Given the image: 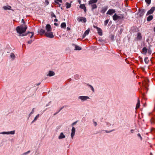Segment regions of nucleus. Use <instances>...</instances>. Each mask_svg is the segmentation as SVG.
<instances>
[{
	"instance_id": "nucleus-52",
	"label": "nucleus",
	"mask_w": 155,
	"mask_h": 155,
	"mask_svg": "<svg viewBox=\"0 0 155 155\" xmlns=\"http://www.w3.org/2000/svg\"><path fill=\"white\" fill-rule=\"evenodd\" d=\"M21 22L23 23V24H25V21H24L23 19H22L21 20Z\"/></svg>"
},
{
	"instance_id": "nucleus-22",
	"label": "nucleus",
	"mask_w": 155,
	"mask_h": 155,
	"mask_svg": "<svg viewBox=\"0 0 155 155\" xmlns=\"http://www.w3.org/2000/svg\"><path fill=\"white\" fill-rule=\"evenodd\" d=\"M140 101L139 98L137 100V103L136 104V109H138L140 106Z\"/></svg>"
},
{
	"instance_id": "nucleus-23",
	"label": "nucleus",
	"mask_w": 155,
	"mask_h": 155,
	"mask_svg": "<svg viewBox=\"0 0 155 155\" xmlns=\"http://www.w3.org/2000/svg\"><path fill=\"white\" fill-rule=\"evenodd\" d=\"M153 17L152 15H150L147 17V21H150L153 19Z\"/></svg>"
},
{
	"instance_id": "nucleus-27",
	"label": "nucleus",
	"mask_w": 155,
	"mask_h": 155,
	"mask_svg": "<svg viewBox=\"0 0 155 155\" xmlns=\"http://www.w3.org/2000/svg\"><path fill=\"white\" fill-rule=\"evenodd\" d=\"M61 27L62 28H65L66 27V24L65 22L62 23L61 25Z\"/></svg>"
},
{
	"instance_id": "nucleus-24",
	"label": "nucleus",
	"mask_w": 155,
	"mask_h": 155,
	"mask_svg": "<svg viewBox=\"0 0 155 155\" xmlns=\"http://www.w3.org/2000/svg\"><path fill=\"white\" fill-rule=\"evenodd\" d=\"M39 116V114H37L36 116L35 117L34 120L32 121V122H31V124L33 123L35 121H36L37 120Z\"/></svg>"
},
{
	"instance_id": "nucleus-55",
	"label": "nucleus",
	"mask_w": 155,
	"mask_h": 155,
	"mask_svg": "<svg viewBox=\"0 0 155 155\" xmlns=\"http://www.w3.org/2000/svg\"><path fill=\"white\" fill-rule=\"evenodd\" d=\"M54 21L55 22H57L58 21V19H55L54 20Z\"/></svg>"
},
{
	"instance_id": "nucleus-33",
	"label": "nucleus",
	"mask_w": 155,
	"mask_h": 155,
	"mask_svg": "<svg viewBox=\"0 0 155 155\" xmlns=\"http://www.w3.org/2000/svg\"><path fill=\"white\" fill-rule=\"evenodd\" d=\"M148 53L150 55L152 53V50L150 48V47H149V49H148V50H147Z\"/></svg>"
},
{
	"instance_id": "nucleus-35",
	"label": "nucleus",
	"mask_w": 155,
	"mask_h": 155,
	"mask_svg": "<svg viewBox=\"0 0 155 155\" xmlns=\"http://www.w3.org/2000/svg\"><path fill=\"white\" fill-rule=\"evenodd\" d=\"M145 1L147 4L149 5L151 3V0H145Z\"/></svg>"
},
{
	"instance_id": "nucleus-26",
	"label": "nucleus",
	"mask_w": 155,
	"mask_h": 155,
	"mask_svg": "<svg viewBox=\"0 0 155 155\" xmlns=\"http://www.w3.org/2000/svg\"><path fill=\"white\" fill-rule=\"evenodd\" d=\"M92 7V10H93V9L96 8H97V6L95 4H93L91 5Z\"/></svg>"
},
{
	"instance_id": "nucleus-44",
	"label": "nucleus",
	"mask_w": 155,
	"mask_h": 155,
	"mask_svg": "<svg viewBox=\"0 0 155 155\" xmlns=\"http://www.w3.org/2000/svg\"><path fill=\"white\" fill-rule=\"evenodd\" d=\"M32 42H33V41L32 40H30L28 42V43L29 44H31L32 43Z\"/></svg>"
},
{
	"instance_id": "nucleus-48",
	"label": "nucleus",
	"mask_w": 155,
	"mask_h": 155,
	"mask_svg": "<svg viewBox=\"0 0 155 155\" xmlns=\"http://www.w3.org/2000/svg\"><path fill=\"white\" fill-rule=\"evenodd\" d=\"M31 34H32V35H31L30 36V38H31L32 37H33V35H34V32H31Z\"/></svg>"
},
{
	"instance_id": "nucleus-51",
	"label": "nucleus",
	"mask_w": 155,
	"mask_h": 155,
	"mask_svg": "<svg viewBox=\"0 0 155 155\" xmlns=\"http://www.w3.org/2000/svg\"><path fill=\"white\" fill-rule=\"evenodd\" d=\"M64 106H63V107H61L60 110H58V112H60L63 108H64Z\"/></svg>"
},
{
	"instance_id": "nucleus-60",
	"label": "nucleus",
	"mask_w": 155,
	"mask_h": 155,
	"mask_svg": "<svg viewBox=\"0 0 155 155\" xmlns=\"http://www.w3.org/2000/svg\"><path fill=\"white\" fill-rule=\"evenodd\" d=\"M40 84V83H38V84H36L37 85H39Z\"/></svg>"
},
{
	"instance_id": "nucleus-9",
	"label": "nucleus",
	"mask_w": 155,
	"mask_h": 155,
	"mask_svg": "<svg viewBox=\"0 0 155 155\" xmlns=\"http://www.w3.org/2000/svg\"><path fill=\"white\" fill-rule=\"evenodd\" d=\"M45 29L47 32L51 31L52 30V28L50 24H47L45 27Z\"/></svg>"
},
{
	"instance_id": "nucleus-47",
	"label": "nucleus",
	"mask_w": 155,
	"mask_h": 155,
	"mask_svg": "<svg viewBox=\"0 0 155 155\" xmlns=\"http://www.w3.org/2000/svg\"><path fill=\"white\" fill-rule=\"evenodd\" d=\"M104 41L102 38H100L98 40V41H99L100 42H102Z\"/></svg>"
},
{
	"instance_id": "nucleus-57",
	"label": "nucleus",
	"mask_w": 155,
	"mask_h": 155,
	"mask_svg": "<svg viewBox=\"0 0 155 155\" xmlns=\"http://www.w3.org/2000/svg\"><path fill=\"white\" fill-rule=\"evenodd\" d=\"M58 113V112H56L54 114V115H56Z\"/></svg>"
},
{
	"instance_id": "nucleus-19",
	"label": "nucleus",
	"mask_w": 155,
	"mask_h": 155,
	"mask_svg": "<svg viewBox=\"0 0 155 155\" xmlns=\"http://www.w3.org/2000/svg\"><path fill=\"white\" fill-rule=\"evenodd\" d=\"M148 49L146 47H144L142 49V51L143 52V54H146L147 52Z\"/></svg>"
},
{
	"instance_id": "nucleus-39",
	"label": "nucleus",
	"mask_w": 155,
	"mask_h": 155,
	"mask_svg": "<svg viewBox=\"0 0 155 155\" xmlns=\"http://www.w3.org/2000/svg\"><path fill=\"white\" fill-rule=\"evenodd\" d=\"M109 21V20H106L104 22V25L105 26H106L108 22Z\"/></svg>"
},
{
	"instance_id": "nucleus-8",
	"label": "nucleus",
	"mask_w": 155,
	"mask_h": 155,
	"mask_svg": "<svg viewBox=\"0 0 155 155\" xmlns=\"http://www.w3.org/2000/svg\"><path fill=\"white\" fill-rule=\"evenodd\" d=\"M75 128L74 127H73L71 129V137L72 139L74 137L75 134Z\"/></svg>"
},
{
	"instance_id": "nucleus-32",
	"label": "nucleus",
	"mask_w": 155,
	"mask_h": 155,
	"mask_svg": "<svg viewBox=\"0 0 155 155\" xmlns=\"http://www.w3.org/2000/svg\"><path fill=\"white\" fill-rule=\"evenodd\" d=\"M85 7H86L84 4H81L79 6L80 8L83 9Z\"/></svg>"
},
{
	"instance_id": "nucleus-41",
	"label": "nucleus",
	"mask_w": 155,
	"mask_h": 155,
	"mask_svg": "<svg viewBox=\"0 0 155 155\" xmlns=\"http://www.w3.org/2000/svg\"><path fill=\"white\" fill-rule=\"evenodd\" d=\"M51 15L52 17H54L56 18V16L55 15L53 12L51 13Z\"/></svg>"
},
{
	"instance_id": "nucleus-29",
	"label": "nucleus",
	"mask_w": 155,
	"mask_h": 155,
	"mask_svg": "<svg viewBox=\"0 0 155 155\" xmlns=\"http://www.w3.org/2000/svg\"><path fill=\"white\" fill-rule=\"evenodd\" d=\"M144 62L146 64H148L149 61L148 57H146L144 59Z\"/></svg>"
},
{
	"instance_id": "nucleus-54",
	"label": "nucleus",
	"mask_w": 155,
	"mask_h": 155,
	"mask_svg": "<svg viewBox=\"0 0 155 155\" xmlns=\"http://www.w3.org/2000/svg\"><path fill=\"white\" fill-rule=\"evenodd\" d=\"M134 131V129H132L130 130V131L131 132V133H133V132Z\"/></svg>"
},
{
	"instance_id": "nucleus-56",
	"label": "nucleus",
	"mask_w": 155,
	"mask_h": 155,
	"mask_svg": "<svg viewBox=\"0 0 155 155\" xmlns=\"http://www.w3.org/2000/svg\"><path fill=\"white\" fill-rule=\"evenodd\" d=\"M67 30H70V28L69 27H67Z\"/></svg>"
},
{
	"instance_id": "nucleus-14",
	"label": "nucleus",
	"mask_w": 155,
	"mask_h": 155,
	"mask_svg": "<svg viewBox=\"0 0 155 155\" xmlns=\"http://www.w3.org/2000/svg\"><path fill=\"white\" fill-rule=\"evenodd\" d=\"M90 29H88L87 30L84 32V34L82 36V38H84L86 35H88Z\"/></svg>"
},
{
	"instance_id": "nucleus-6",
	"label": "nucleus",
	"mask_w": 155,
	"mask_h": 155,
	"mask_svg": "<svg viewBox=\"0 0 155 155\" xmlns=\"http://www.w3.org/2000/svg\"><path fill=\"white\" fill-rule=\"evenodd\" d=\"M15 130H13L12 131H11L10 132H1L0 133V134H15Z\"/></svg>"
},
{
	"instance_id": "nucleus-46",
	"label": "nucleus",
	"mask_w": 155,
	"mask_h": 155,
	"mask_svg": "<svg viewBox=\"0 0 155 155\" xmlns=\"http://www.w3.org/2000/svg\"><path fill=\"white\" fill-rule=\"evenodd\" d=\"M77 121H76L75 122L72 123V124H71L72 126H74V125H75V124H76V123H77Z\"/></svg>"
},
{
	"instance_id": "nucleus-59",
	"label": "nucleus",
	"mask_w": 155,
	"mask_h": 155,
	"mask_svg": "<svg viewBox=\"0 0 155 155\" xmlns=\"http://www.w3.org/2000/svg\"><path fill=\"white\" fill-rule=\"evenodd\" d=\"M55 3L58 5L59 4L58 2L56 1H55Z\"/></svg>"
},
{
	"instance_id": "nucleus-63",
	"label": "nucleus",
	"mask_w": 155,
	"mask_h": 155,
	"mask_svg": "<svg viewBox=\"0 0 155 155\" xmlns=\"http://www.w3.org/2000/svg\"><path fill=\"white\" fill-rule=\"evenodd\" d=\"M81 3V1H80L79 2V4H80V3Z\"/></svg>"
},
{
	"instance_id": "nucleus-13",
	"label": "nucleus",
	"mask_w": 155,
	"mask_h": 155,
	"mask_svg": "<svg viewBox=\"0 0 155 155\" xmlns=\"http://www.w3.org/2000/svg\"><path fill=\"white\" fill-rule=\"evenodd\" d=\"M45 31L43 29H40L38 31V33L40 35H42L43 34L45 35Z\"/></svg>"
},
{
	"instance_id": "nucleus-25",
	"label": "nucleus",
	"mask_w": 155,
	"mask_h": 155,
	"mask_svg": "<svg viewBox=\"0 0 155 155\" xmlns=\"http://www.w3.org/2000/svg\"><path fill=\"white\" fill-rule=\"evenodd\" d=\"M150 121L151 124H155V118L152 117L150 120Z\"/></svg>"
},
{
	"instance_id": "nucleus-43",
	"label": "nucleus",
	"mask_w": 155,
	"mask_h": 155,
	"mask_svg": "<svg viewBox=\"0 0 155 155\" xmlns=\"http://www.w3.org/2000/svg\"><path fill=\"white\" fill-rule=\"evenodd\" d=\"M114 130H114V129H113V130H110V131H107V130H106V131H105V132H106V133H110V132H112V131H114Z\"/></svg>"
},
{
	"instance_id": "nucleus-21",
	"label": "nucleus",
	"mask_w": 155,
	"mask_h": 155,
	"mask_svg": "<svg viewBox=\"0 0 155 155\" xmlns=\"http://www.w3.org/2000/svg\"><path fill=\"white\" fill-rule=\"evenodd\" d=\"M54 75L55 73L53 71H49L48 74H47V75L51 77L54 76Z\"/></svg>"
},
{
	"instance_id": "nucleus-49",
	"label": "nucleus",
	"mask_w": 155,
	"mask_h": 155,
	"mask_svg": "<svg viewBox=\"0 0 155 155\" xmlns=\"http://www.w3.org/2000/svg\"><path fill=\"white\" fill-rule=\"evenodd\" d=\"M93 27L94 28H96L97 29V30L99 28L95 25H94Z\"/></svg>"
},
{
	"instance_id": "nucleus-45",
	"label": "nucleus",
	"mask_w": 155,
	"mask_h": 155,
	"mask_svg": "<svg viewBox=\"0 0 155 155\" xmlns=\"http://www.w3.org/2000/svg\"><path fill=\"white\" fill-rule=\"evenodd\" d=\"M45 2L46 4L47 5H48L49 4V2L48 0H45Z\"/></svg>"
},
{
	"instance_id": "nucleus-42",
	"label": "nucleus",
	"mask_w": 155,
	"mask_h": 155,
	"mask_svg": "<svg viewBox=\"0 0 155 155\" xmlns=\"http://www.w3.org/2000/svg\"><path fill=\"white\" fill-rule=\"evenodd\" d=\"M93 123H94V124L95 126V127L97 125V123L96 122L94 121V119L93 120Z\"/></svg>"
},
{
	"instance_id": "nucleus-62",
	"label": "nucleus",
	"mask_w": 155,
	"mask_h": 155,
	"mask_svg": "<svg viewBox=\"0 0 155 155\" xmlns=\"http://www.w3.org/2000/svg\"><path fill=\"white\" fill-rule=\"evenodd\" d=\"M58 5H59V7H60V6H61V5L60 4H58Z\"/></svg>"
},
{
	"instance_id": "nucleus-50",
	"label": "nucleus",
	"mask_w": 155,
	"mask_h": 155,
	"mask_svg": "<svg viewBox=\"0 0 155 155\" xmlns=\"http://www.w3.org/2000/svg\"><path fill=\"white\" fill-rule=\"evenodd\" d=\"M84 12H86V11H87V9H86V7L84 8L83 9Z\"/></svg>"
},
{
	"instance_id": "nucleus-58",
	"label": "nucleus",
	"mask_w": 155,
	"mask_h": 155,
	"mask_svg": "<svg viewBox=\"0 0 155 155\" xmlns=\"http://www.w3.org/2000/svg\"><path fill=\"white\" fill-rule=\"evenodd\" d=\"M111 38L113 40V39L114 38V36L113 35L111 36Z\"/></svg>"
},
{
	"instance_id": "nucleus-18",
	"label": "nucleus",
	"mask_w": 155,
	"mask_h": 155,
	"mask_svg": "<svg viewBox=\"0 0 155 155\" xmlns=\"http://www.w3.org/2000/svg\"><path fill=\"white\" fill-rule=\"evenodd\" d=\"M97 1V0H90L88 2V4L89 5H93L96 3Z\"/></svg>"
},
{
	"instance_id": "nucleus-30",
	"label": "nucleus",
	"mask_w": 155,
	"mask_h": 155,
	"mask_svg": "<svg viewBox=\"0 0 155 155\" xmlns=\"http://www.w3.org/2000/svg\"><path fill=\"white\" fill-rule=\"evenodd\" d=\"M66 8H70L71 4H69L68 2H66Z\"/></svg>"
},
{
	"instance_id": "nucleus-64",
	"label": "nucleus",
	"mask_w": 155,
	"mask_h": 155,
	"mask_svg": "<svg viewBox=\"0 0 155 155\" xmlns=\"http://www.w3.org/2000/svg\"><path fill=\"white\" fill-rule=\"evenodd\" d=\"M146 89H147V90H148V89L147 88H146Z\"/></svg>"
},
{
	"instance_id": "nucleus-11",
	"label": "nucleus",
	"mask_w": 155,
	"mask_h": 155,
	"mask_svg": "<svg viewBox=\"0 0 155 155\" xmlns=\"http://www.w3.org/2000/svg\"><path fill=\"white\" fill-rule=\"evenodd\" d=\"M72 45L73 46H75L74 50H81V47L78 46L74 44H72Z\"/></svg>"
},
{
	"instance_id": "nucleus-10",
	"label": "nucleus",
	"mask_w": 155,
	"mask_h": 155,
	"mask_svg": "<svg viewBox=\"0 0 155 155\" xmlns=\"http://www.w3.org/2000/svg\"><path fill=\"white\" fill-rule=\"evenodd\" d=\"M115 12V11L113 9H110L107 12V14H109L110 15H112Z\"/></svg>"
},
{
	"instance_id": "nucleus-28",
	"label": "nucleus",
	"mask_w": 155,
	"mask_h": 155,
	"mask_svg": "<svg viewBox=\"0 0 155 155\" xmlns=\"http://www.w3.org/2000/svg\"><path fill=\"white\" fill-rule=\"evenodd\" d=\"M87 84V86H89L90 87V88H91V89L93 92H94V89L92 85H90L89 84Z\"/></svg>"
},
{
	"instance_id": "nucleus-53",
	"label": "nucleus",
	"mask_w": 155,
	"mask_h": 155,
	"mask_svg": "<svg viewBox=\"0 0 155 155\" xmlns=\"http://www.w3.org/2000/svg\"><path fill=\"white\" fill-rule=\"evenodd\" d=\"M54 25L56 26H58V24L57 23H54Z\"/></svg>"
},
{
	"instance_id": "nucleus-1",
	"label": "nucleus",
	"mask_w": 155,
	"mask_h": 155,
	"mask_svg": "<svg viewBox=\"0 0 155 155\" xmlns=\"http://www.w3.org/2000/svg\"><path fill=\"white\" fill-rule=\"evenodd\" d=\"M27 26L26 25H21V26H18L16 28L17 32L19 34V36H24L27 35L29 33H31V32L28 31L25 34H22L25 32Z\"/></svg>"
},
{
	"instance_id": "nucleus-7",
	"label": "nucleus",
	"mask_w": 155,
	"mask_h": 155,
	"mask_svg": "<svg viewBox=\"0 0 155 155\" xmlns=\"http://www.w3.org/2000/svg\"><path fill=\"white\" fill-rule=\"evenodd\" d=\"M77 20L79 21H83L85 23L87 21L86 18L84 17H79L77 19Z\"/></svg>"
},
{
	"instance_id": "nucleus-40",
	"label": "nucleus",
	"mask_w": 155,
	"mask_h": 155,
	"mask_svg": "<svg viewBox=\"0 0 155 155\" xmlns=\"http://www.w3.org/2000/svg\"><path fill=\"white\" fill-rule=\"evenodd\" d=\"M137 136H138V137L140 138V139L141 140H142V137L141 136V135L139 133V134H137Z\"/></svg>"
},
{
	"instance_id": "nucleus-34",
	"label": "nucleus",
	"mask_w": 155,
	"mask_h": 155,
	"mask_svg": "<svg viewBox=\"0 0 155 155\" xmlns=\"http://www.w3.org/2000/svg\"><path fill=\"white\" fill-rule=\"evenodd\" d=\"M74 78L76 80H78L79 78V76L78 74H76V75H74Z\"/></svg>"
},
{
	"instance_id": "nucleus-2",
	"label": "nucleus",
	"mask_w": 155,
	"mask_h": 155,
	"mask_svg": "<svg viewBox=\"0 0 155 155\" xmlns=\"http://www.w3.org/2000/svg\"><path fill=\"white\" fill-rule=\"evenodd\" d=\"M113 18L114 21H116L118 19H123L124 18L123 16H120L117 15L116 14H115L113 16Z\"/></svg>"
},
{
	"instance_id": "nucleus-61",
	"label": "nucleus",
	"mask_w": 155,
	"mask_h": 155,
	"mask_svg": "<svg viewBox=\"0 0 155 155\" xmlns=\"http://www.w3.org/2000/svg\"><path fill=\"white\" fill-rule=\"evenodd\" d=\"M153 30H154V31H155V27L154 28Z\"/></svg>"
},
{
	"instance_id": "nucleus-5",
	"label": "nucleus",
	"mask_w": 155,
	"mask_h": 155,
	"mask_svg": "<svg viewBox=\"0 0 155 155\" xmlns=\"http://www.w3.org/2000/svg\"><path fill=\"white\" fill-rule=\"evenodd\" d=\"M78 98L81 99L82 101H85L87 100L88 99H89L90 98L87 96H80L78 97Z\"/></svg>"
},
{
	"instance_id": "nucleus-36",
	"label": "nucleus",
	"mask_w": 155,
	"mask_h": 155,
	"mask_svg": "<svg viewBox=\"0 0 155 155\" xmlns=\"http://www.w3.org/2000/svg\"><path fill=\"white\" fill-rule=\"evenodd\" d=\"M30 152V150H28L27 152H25L22 153L21 155H26L29 153Z\"/></svg>"
},
{
	"instance_id": "nucleus-38",
	"label": "nucleus",
	"mask_w": 155,
	"mask_h": 155,
	"mask_svg": "<svg viewBox=\"0 0 155 155\" xmlns=\"http://www.w3.org/2000/svg\"><path fill=\"white\" fill-rule=\"evenodd\" d=\"M10 57L14 59L15 58V54L13 53H11L10 55Z\"/></svg>"
},
{
	"instance_id": "nucleus-3",
	"label": "nucleus",
	"mask_w": 155,
	"mask_h": 155,
	"mask_svg": "<svg viewBox=\"0 0 155 155\" xmlns=\"http://www.w3.org/2000/svg\"><path fill=\"white\" fill-rule=\"evenodd\" d=\"M45 35L47 37L50 38H52L54 37V36L53 35V32L51 31H49L46 32L45 33Z\"/></svg>"
},
{
	"instance_id": "nucleus-4",
	"label": "nucleus",
	"mask_w": 155,
	"mask_h": 155,
	"mask_svg": "<svg viewBox=\"0 0 155 155\" xmlns=\"http://www.w3.org/2000/svg\"><path fill=\"white\" fill-rule=\"evenodd\" d=\"M155 10V7H152L147 12L146 15L152 14Z\"/></svg>"
},
{
	"instance_id": "nucleus-16",
	"label": "nucleus",
	"mask_w": 155,
	"mask_h": 155,
	"mask_svg": "<svg viewBox=\"0 0 155 155\" xmlns=\"http://www.w3.org/2000/svg\"><path fill=\"white\" fill-rule=\"evenodd\" d=\"M65 137V136L63 132H61L60 134L58 137L59 139L64 138Z\"/></svg>"
},
{
	"instance_id": "nucleus-15",
	"label": "nucleus",
	"mask_w": 155,
	"mask_h": 155,
	"mask_svg": "<svg viewBox=\"0 0 155 155\" xmlns=\"http://www.w3.org/2000/svg\"><path fill=\"white\" fill-rule=\"evenodd\" d=\"M107 9V7L105 6L102 8L101 10V12L102 13H104Z\"/></svg>"
},
{
	"instance_id": "nucleus-17",
	"label": "nucleus",
	"mask_w": 155,
	"mask_h": 155,
	"mask_svg": "<svg viewBox=\"0 0 155 155\" xmlns=\"http://www.w3.org/2000/svg\"><path fill=\"white\" fill-rule=\"evenodd\" d=\"M136 38L137 40H141L142 39V36L140 33L138 32L137 33V36Z\"/></svg>"
},
{
	"instance_id": "nucleus-37",
	"label": "nucleus",
	"mask_w": 155,
	"mask_h": 155,
	"mask_svg": "<svg viewBox=\"0 0 155 155\" xmlns=\"http://www.w3.org/2000/svg\"><path fill=\"white\" fill-rule=\"evenodd\" d=\"M34 108H33L32 109V111H31V112L28 115L29 117L31 116V114H32L34 113Z\"/></svg>"
},
{
	"instance_id": "nucleus-20",
	"label": "nucleus",
	"mask_w": 155,
	"mask_h": 155,
	"mask_svg": "<svg viewBox=\"0 0 155 155\" xmlns=\"http://www.w3.org/2000/svg\"><path fill=\"white\" fill-rule=\"evenodd\" d=\"M97 30L98 35L100 36H102L103 34L102 29L101 28H99Z\"/></svg>"
},
{
	"instance_id": "nucleus-31",
	"label": "nucleus",
	"mask_w": 155,
	"mask_h": 155,
	"mask_svg": "<svg viewBox=\"0 0 155 155\" xmlns=\"http://www.w3.org/2000/svg\"><path fill=\"white\" fill-rule=\"evenodd\" d=\"M3 8L5 10H10L11 8V7L10 6L8 7L4 6L3 7Z\"/></svg>"
},
{
	"instance_id": "nucleus-12",
	"label": "nucleus",
	"mask_w": 155,
	"mask_h": 155,
	"mask_svg": "<svg viewBox=\"0 0 155 155\" xmlns=\"http://www.w3.org/2000/svg\"><path fill=\"white\" fill-rule=\"evenodd\" d=\"M145 13V11L144 9H141L140 10L139 15L140 16H142Z\"/></svg>"
}]
</instances>
